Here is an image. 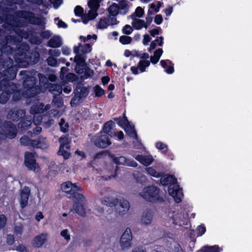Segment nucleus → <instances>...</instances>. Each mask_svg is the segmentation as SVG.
<instances>
[{
    "instance_id": "nucleus-1",
    "label": "nucleus",
    "mask_w": 252,
    "mask_h": 252,
    "mask_svg": "<svg viewBox=\"0 0 252 252\" xmlns=\"http://www.w3.org/2000/svg\"><path fill=\"white\" fill-rule=\"evenodd\" d=\"M37 79L34 76H27L23 83L24 90L21 92L18 89L16 84L9 83L10 96L12 95V100L17 102L21 100L22 96L30 98L37 94L41 92V88L37 85Z\"/></svg>"
},
{
    "instance_id": "nucleus-2",
    "label": "nucleus",
    "mask_w": 252,
    "mask_h": 252,
    "mask_svg": "<svg viewBox=\"0 0 252 252\" xmlns=\"http://www.w3.org/2000/svg\"><path fill=\"white\" fill-rule=\"evenodd\" d=\"M5 19V22L2 26L6 28L7 26L9 27V30L14 28H22L25 26L26 23L35 25L42 24L41 18L35 16L33 12L25 10H17L14 15L7 14Z\"/></svg>"
},
{
    "instance_id": "nucleus-3",
    "label": "nucleus",
    "mask_w": 252,
    "mask_h": 252,
    "mask_svg": "<svg viewBox=\"0 0 252 252\" xmlns=\"http://www.w3.org/2000/svg\"><path fill=\"white\" fill-rule=\"evenodd\" d=\"M61 188L67 194L68 197L72 199L74 202V208L76 213L81 217H84L86 211L84 204L86 198L80 193L82 191L81 188L77 186L76 183L73 184L70 181H67L61 185Z\"/></svg>"
},
{
    "instance_id": "nucleus-4",
    "label": "nucleus",
    "mask_w": 252,
    "mask_h": 252,
    "mask_svg": "<svg viewBox=\"0 0 252 252\" xmlns=\"http://www.w3.org/2000/svg\"><path fill=\"white\" fill-rule=\"evenodd\" d=\"M14 58L17 63H21L26 66L37 63L39 60L40 55L35 50L31 51L27 44L23 43L17 48Z\"/></svg>"
},
{
    "instance_id": "nucleus-5",
    "label": "nucleus",
    "mask_w": 252,
    "mask_h": 252,
    "mask_svg": "<svg viewBox=\"0 0 252 252\" xmlns=\"http://www.w3.org/2000/svg\"><path fill=\"white\" fill-rule=\"evenodd\" d=\"M160 181L162 186H169V194L174 198L176 203H180L183 193L182 190L179 189V186L177 185V179L175 177L170 174H166L161 176Z\"/></svg>"
},
{
    "instance_id": "nucleus-6",
    "label": "nucleus",
    "mask_w": 252,
    "mask_h": 252,
    "mask_svg": "<svg viewBox=\"0 0 252 252\" xmlns=\"http://www.w3.org/2000/svg\"><path fill=\"white\" fill-rule=\"evenodd\" d=\"M13 60L7 58L3 59L1 57L0 63V70L2 71L1 72L2 76L0 80L7 81L9 84H12L13 82H10L13 80L16 76L17 70L13 66Z\"/></svg>"
},
{
    "instance_id": "nucleus-7",
    "label": "nucleus",
    "mask_w": 252,
    "mask_h": 252,
    "mask_svg": "<svg viewBox=\"0 0 252 252\" xmlns=\"http://www.w3.org/2000/svg\"><path fill=\"white\" fill-rule=\"evenodd\" d=\"M160 189L154 186L145 187L139 193L145 200L151 203H162L165 201L164 198L159 195Z\"/></svg>"
},
{
    "instance_id": "nucleus-8",
    "label": "nucleus",
    "mask_w": 252,
    "mask_h": 252,
    "mask_svg": "<svg viewBox=\"0 0 252 252\" xmlns=\"http://www.w3.org/2000/svg\"><path fill=\"white\" fill-rule=\"evenodd\" d=\"M90 92L88 88L84 87L81 83H78L74 88V95L71 98L70 104L72 106H77L86 98Z\"/></svg>"
},
{
    "instance_id": "nucleus-9",
    "label": "nucleus",
    "mask_w": 252,
    "mask_h": 252,
    "mask_svg": "<svg viewBox=\"0 0 252 252\" xmlns=\"http://www.w3.org/2000/svg\"><path fill=\"white\" fill-rule=\"evenodd\" d=\"M114 120L117 122L118 125L123 128L129 136L135 139H138V135L134 126L130 124L125 113H124L123 117L115 118Z\"/></svg>"
},
{
    "instance_id": "nucleus-10",
    "label": "nucleus",
    "mask_w": 252,
    "mask_h": 252,
    "mask_svg": "<svg viewBox=\"0 0 252 252\" xmlns=\"http://www.w3.org/2000/svg\"><path fill=\"white\" fill-rule=\"evenodd\" d=\"M21 36L32 44L39 45L42 40L37 35V32L33 29H27L26 31L19 30Z\"/></svg>"
},
{
    "instance_id": "nucleus-11",
    "label": "nucleus",
    "mask_w": 252,
    "mask_h": 252,
    "mask_svg": "<svg viewBox=\"0 0 252 252\" xmlns=\"http://www.w3.org/2000/svg\"><path fill=\"white\" fill-rule=\"evenodd\" d=\"M59 142L60 143V146L58 152V155L62 156L65 159H68L70 156V153L67 151L70 148L68 136H61L59 139Z\"/></svg>"
},
{
    "instance_id": "nucleus-12",
    "label": "nucleus",
    "mask_w": 252,
    "mask_h": 252,
    "mask_svg": "<svg viewBox=\"0 0 252 252\" xmlns=\"http://www.w3.org/2000/svg\"><path fill=\"white\" fill-rule=\"evenodd\" d=\"M24 163L29 170L35 171L37 169V171H38L40 170L39 166L36 162V159L32 153H25Z\"/></svg>"
},
{
    "instance_id": "nucleus-13",
    "label": "nucleus",
    "mask_w": 252,
    "mask_h": 252,
    "mask_svg": "<svg viewBox=\"0 0 252 252\" xmlns=\"http://www.w3.org/2000/svg\"><path fill=\"white\" fill-rule=\"evenodd\" d=\"M3 134L5 137L13 139L17 135L16 126L10 121H4L3 123Z\"/></svg>"
},
{
    "instance_id": "nucleus-14",
    "label": "nucleus",
    "mask_w": 252,
    "mask_h": 252,
    "mask_svg": "<svg viewBox=\"0 0 252 252\" xmlns=\"http://www.w3.org/2000/svg\"><path fill=\"white\" fill-rule=\"evenodd\" d=\"M94 137L93 140L95 146L100 148H106L111 144L110 139L106 134H100Z\"/></svg>"
},
{
    "instance_id": "nucleus-15",
    "label": "nucleus",
    "mask_w": 252,
    "mask_h": 252,
    "mask_svg": "<svg viewBox=\"0 0 252 252\" xmlns=\"http://www.w3.org/2000/svg\"><path fill=\"white\" fill-rule=\"evenodd\" d=\"M132 236L129 228H126L121 236L120 243L123 250L126 249L131 246Z\"/></svg>"
},
{
    "instance_id": "nucleus-16",
    "label": "nucleus",
    "mask_w": 252,
    "mask_h": 252,
    "mask_svg": "<svg viewBox=\"0 0 252 252\" xmlns=\"http://www.w3.org/2000/svg\"><path fill=\"white\" fill-rule=\"evenodd\" d=\"M26 115L25 110L12 109L7 114V118L13 122H18L21 120Z\"/></svg>"
},
{
    "instance_id": "nucleus-17",
    "label": "nucleus",
    "mask_w": 252,
    "mask_h": 252,
    "mask_svg": "<svg viewBox=\"0 0 252 252\" xmlns=\"http://www.w3.org/2000/svg\"><path fill=\"white\" fill-rule=\"evenodd\" d=\"M116 212L119 215L122 216L126 213L129 209L130 205L128 201L124 198L120 199L116 205Z\"/></svg>"
},
{
    "instance_id": "nucleus-18",
    "label": "nucleus",
    "mask_w": 252,
    "mask_h": 252,
    "mask_svg": "<svg viewBox=\"0 0 252 252\" xmlns=\"http://www.w3.org/2000/svg\"><path fill=\"white\" fill-rule=\"evenodd\" d=\"M30 194L31 189L28 187L25 186L21 190L20 204L22 208H24L27 205Z\"/></svg>"
},
{
    "instance_id": "nucleus-19",
    "label": "nucleus",
    "mask_w": 252,
    "mask_h": 252,
    "mask_svg": "<svg viewBox=\"0 0 252 252\" xmlns=\"http://www.w3.org/2000/svg\"><path fill=\"white\" fill-rule=\"evenodd\" d=\"M115 126V123L112 120H110L104 123L102 129L100 131L99 134L104 133L105 134L112 137L113 136V132H112V130L113 127Z\"/></svg>"
},
{
    "instance_id": "nucleus-20",
    "label": "nucleus",
    "mask_w": 252,
    "mask_h": 252,
    "mask_svg": "<svg viewBox=\"0 0 252 252\" xmlns=\"http://www.w3.org/2000/svg\"><path fill=\"white\" fill-rule=\"evenodd\" d=\"M32 124V119L30 117L24 116L18 124V127L22 130H26L29 129Z\"/></svg>"
},
{
    "instance_id": "nucleus-21",
    "label": "nucleus",
    "mask_w": 252,
    "mask_h": 252,
    "mask_svg": "<svg viewBox=\"0 0 252 252\" xmlns=\"http://www.w3.org/2000/svg\"><path fill=\"white\" fill-rule=\"evenodd\" d=\"M161 66L165 69V71L168 74L174 72V63L169 60H162L160 62Z\"/></svg>"
},
{
    "instance_id": "nucleus-22",
    "label": "nucleus",
    "mask_w": 252,
    "mask_h": 252,
    "mask_svg": "<svg viewBox=\"0 0 252 252\" xmlns=\"http://www.w3.org/2000/svg\"><path fill=\"white\" fill-rule=\"evenodd\" d=\"M46 90H48L49 92L52 93L54 96H57L60 95L62 93L63 91V88L60 84H52L50 83L48 86H47Z\"/></svg>"
},
{
    "instance_id": "nucleus-23",
    "label": "nucleus",
    "mask_w": 252,
    "mask_h": 252,
    "mask_svg": "<svg viewBox=\"0 0 252 252\" xmlns=\"http://www.w3.org/2000/svg\"><path fill=\"white\" fill-rule=\"evenodd\" d=\"M48 146L45 141V138L39 136L37 139L33 140L32 147L35 148L45 149Z\"/></svg>"
},
{
    "instance_id": "nucleus-24",
    "label": "nucleus",
    "mask_w": 252,
    "mask_h": 252,
    "mask_svg": "<svg viewBox=\"0 0 252 252\" xmlns=\"http://www.w3.org/2000/svg\"><path fill=\"white\" fill-rule=\"evenodd\" d=\"M135 159L140 162L144 166H148L150 165L154 160L152 156H146L141 155H138L135 157Z\"/></svg>"
},
{
    "instance_id": "nucleus-25",
    "label": "nucleus",
    "mask_w": 252,
    "mask_h": 252,
    "mask_svg": "<svg viewBox=\"0 0 252 252\" xmlns=\"http://www.w3.org/2000/svg\"><path fill=\"white\" fill-rule=\"evenodd\" d=\"M101 202L103 205L112 207L116 206L119 199L111 196H105L101 199Z\"/></svg>"
},
{
    "instance_id": "nucleus-26",
    "label": "nucleus",
    "mask_w": 252,
    "mask_h": 252,
    "mask_svg": "<svg viewBox=\"0 0 252 252\" xmlns=\"http://www.w3.org/2000/svg\"><path fill=\"white\" fill-rule=\"evenodd\" d=\"M62 42L59 36L54 35L48 41L47 46L51 48H58L62 46Z\"/></svg>"
},
{
    "instance_id": "nucleus-27",
    "label": "nucleus",
    "mask_w": 252,
    "mask_h": 252,
    "mask_svg": "<svg viewBox=\"0 0 252 252\" xmlns=\"http://www.w3.org/2000/svg\"><path fill=\"white\" fill-rule=\"evenodd\" d=\"M47 234L42 233L36 236L33 239V244L35 247H41L46 241Z\"/></svg>"
},
{
    "instance_id": "nucleus-28",
    "label": "nucleus",
    "mask_w": 252,
    "mask_h": 252,
    "mask_svg": "<svg viewBox=\"0 0 252 252\" xmlns=\"http://www.w3.org/2000/svg\"><path fill=\"white\" fill-rule=\"evenodd\" d=\"M38 76L39 78V83L38 84L37 82V85H39L40 87L41 92L42 91V87H43V89L44 90V91H46L47 86H48L49 84H50V83H49L48 81L47 78L43 74L39 73L38 74Z\"/></svg>"
},
{
    "instance_id": "nucleus-29",
    "label": "nucleus",
    "mask_w": 252,
    "mask_h": 252,
    "mask_svg": "<svg viewBox=\"0 0 252 252\" xmlns=\"http://www.w3.org/2000/svg\"><path fill=\"white\" fill-rule=\"evenodd\" d=\"M222 251V250L217 245L212 246H204L200 250V252H220Z\"/></svg>"
},
{
    "instance_id": "nucleus-30",
    "label": "nucleus",
    "mask_w": 252,
    "mask_h": 252,
    "mask_svg": "<svg viewBox=\"0 0 252 252\" xmlns=\"http://www.w3.org/2000/svg\"><path fill=\"white\" fill-rule=\"evenodd\" d=\"M119 5L116 3H113L109 7L108 11L110 16H112L113 17H116L119 14Z\"/></svg>"
},
{
    "instance_id": "nucleus-31",
    "label": "nucleus",
    "mask_w": 252,
    "mask_h": 252,
    "mask_svg": "<svg viewBox=\"0 0 252 252\" xmlns=\"http://www.w3.org/2000/svg\"><path fill=\"white\" fill-rule=\"evenodd\" d=\"M153 219V214L150 211H147L143 213L142 221L144 224H149L151 223Z\"/></svg>"
},
{
    "instance_id": "nucleus-32",
    "label": "nucleus",
    "mask_w": 252,
    "mask_h": 252,
    "mask_svg": "<svg viewBox=\"0 0 252 252\" xmlns=\"http://www.w3.org/2000/svg\"><path fill=\"white\" fill-rule=\"evenodd\" d=\"M132 25L137 30H140L142 28H145V21L143 20L135 19L133 20Z\"/></svg>"
},
{
    "instance_id": "nucleus-33",
    "label": "nucleus",
    "mask_w": 252,
    "mask_h": 252,
    "mask_svg": "<svg viewBox=\"0 0 252 252\" xmlns=\"http://www.w3.org/2000/svg\"><path fill=\"white\" fill-rule=\"evenodd\" d=\"M32 139H30L26 135H23L20 139V142L22 145L24 146H31L32 145Z\"/></svg>"
},
{
    "instance_id": "nucleus-34",
    "label": "nucleus",
    "mask_w": 252,
    "mask_h": 252,
    "mask_svg": "<svg viewBox=\"0 0 252 252\" xmlns=\"http://www.w3.org/2000/svg\"><path fill=\"white\" fill-rule=\"evenodd\" d=\"M150 64V62L148 60H140L138 63V67L141 72L145 71L146 68Z\"/></svg>"
},
{
    "instance_id": "nucleus-35",
    "label": "nucleus",
    "mask_w": 252,
    "mask_h": 252,
    "mask_svg": "<svg viewBox=\"0 0 252 252\" xmlns=\"http://www.w3.org/2000/svg\"><path fill=\"white\" fill-rule=\"evenodd\" d=\"M61 131L63 133H66L68 131L69 125L65 123L64 119L62 118L59 123Z\"/></svg>"
},
{
    "instance_id": "nucleus-36",
    "label": "nucleus",
    "mask_w": 252,
    "mask_h": 252,
    "mask_svg": "<svg viewBox=\"0 0 252 252\" xmlns=\"http://www.w3.org/2000/svg\"><path fill=\"white\" fill-rule=\"evenodd\" d=\"M133 176L138 183L144 184L146 182V177L140 173L137 172L136 174H134Z\"/></svg>"
},
{
    "instance_id": "nucleus-37",
    "label": "nucleus",
    "mask_w": 252,
    "mask_h": 252,
    "mask_svg": "<svg viewBox=\"0 0 252 252\" xmlns=\"http://www.w3.org/2000/svg\"><path fill=\"white\" fill-rule=\"evenodd\" d=\"M12 37L10 35H7L4 37L3 39L0 40V44L1 45V48L4 49V48L9 47L11 48V47L8 45V43H10V41Z\"/></svg>"
},
{
    "instance_id": "nucleus-38",
    "label": "nucleus",
    "mask_w": 252,
    "mask_h": 252,
    "mask_svg": "<svg viewBox=\"0 0 252 252\" xmlns=\"http://www.w3.org/2000/svg\"><path fill=\"white\" fill-rule=\"evenodd\" d=\"M88 6L91 10H98L100 5L98 0H89Z\"/></svg>"
},
{
    "instance_id": "nucleus-39",
    "label": "nucleus",
    "mask_w": 252,
    "mask_h": 252,
    "mask_svg": "<svg viewBox=\"0 0 252 252\" xmlns=\"http://www.w3.org/2000/svg\"><path fill=\"white\" fill-rule=\"evenodd\" d=\"M156 147L158 150H162V153H163L164 155L167 154L168 148L166 145L159 141L156 143Z\"/></svg>"
},
{
    "instance_id": "nucleus-40",
    "label": "nucleus",
    "mask_w": 252,
    "mask_h": 252,
    "mask_svg": "<svg viewBox=\"0 0 252 252\" xmlns=\"http://www.w3.org/2000/svg\"><path fill=\"white\" fill-rule=\"evenodd\" d=\"M132 38L126 35H122L120 37L119 41L123 45L128 44L131 42Z\"/></svg>"
},
{
    "instance_id": "nucleus-41",
    "label": "nucleus",
    "mask_w": 252,
    "mask_h": 252,
    "mask_svg": "<svg viewBox=\"0 0 252 252\" xmlns=\"http://www.w3.org/2000/svg\"><path fill=\"white\" fill-rule=\"evenodd\" d=\"M95 95L96 97H101L104 94L105 91L99 86L96 85L94 88Z\"/></svg>"
},
{
    "instance_id": "nucleus-42",
    "label": "nucleus",
    "mask_w": 252,
    "mask_h": 252,
    "mask_svg": "<svg viewBox=\"0 0 252 252\" xmlns=\"http://www.w3.org/2000/svg\"><path fill=\"white\" fill-rule=\"evenodd\" d=\"M147 171L151 176L156 177L159 178L161 176V173L157 172L154 168L153 167H149L147 169Z\"/></svg>"
},
{
    "instance_id": "nucleus-43",
    "label": "nucleus",
    "mask_w": 252,
    "mask_h": 252,
    "mask_svg": "<svg viewBox=\"0 0 252 252\" xmlns=\"http://www.w3.org/2000/svg\"><path fill=\"white\" fill-rule=\"evenodd\" d=\"M47 63L51 66H57L58 65V61L57 59L51 56L47 58Z\"/></svg>"
},
{
    "instance_id": "nucleus-44",
    "label": "nucleus",
    "mask_w": 252,
    "mask_h": 252,
    "mask_svg": "<svg viewBox=\"0 0 252 252\" xmlns=\"http://www.w3.org/2000/svg\"><path fill=\"white\" fill-rule=\"evenodd\" d=\"M86 64H79V66H78V64H76V66L75 67V71L77 73L79 74H81L84 73V70L86 69Z\"/></svg>"
},
{
    "instance_id": "nucleus-45",
    "label": "nucleus",
    "mask_w": 252,
    "mask_h": 252,
    "mask_svg": "<svg viewBox=\"0 0 252 252\" xmlns=\"http://www.w3.org/2000/svg\"><path fill=\"white\" fill-rule=\"evenodd\" d=\"M74 62L76 64H78L79 66V64H86L85 59L82 57L81 55H76L74 58Z\"/></svg>"
},
{
    "instance_id": "nucleus-46",
    "label": "nucleus",
    "mask_w": 252,
    "mask_h": 252,
    "mask_svg": "<svg viewBox=\"0 0 252 252\" xmlns=\"http://www.w3.org/2000/svg\"><path fill=\"white\" fill-rule=\"evenodd\" d=\"M81 51L84 54L90 52L92 49V46L90 44H85L83 46L81 45Z\"/></svg>"
},
{
    "instance_id": "nucleus-47",
    "label": "nucleus",
    "mask_w": 252,
    "mask_h": 252,
    "mask_svg": "<svg viewBox=\"0 0 252 252\" xmlns=\"http://www.w3.org/2000/svg\"><path fill=\"white\" fill-rule=\"evenodd\" d=\"M109 24L105 19H100L97 24V28L100 29L107 28Z\"/></svg>"
},
{
    "instance_id": "nucleus-48",
    "label": "nucleus",
    "mask_w": 252,
    "mask_h": 252,
    "mask_svg": "<svg viewBox=\"0 0 252 252\" xmlns=\"http://www.w3.org/2000/svg\"><path fill=\"white\" fill-rule=\"evenodd\" d=\"M75 15L78 17H82L84 14V9L80 5L76 6L74 10Z\"/></svg>"
},
{
    "instance_id": "nucleus-49",
    "label": "nucleus",
    "mask_w": 252,
    "mask_h": 252,
    "mask_svg": "<svg viewBox=\"0 0 252 252\" xmlns=\"http://www.w3.org/2000/svg\"><path fill=\"white\" fill-rule=\"evenodd\" d=\"M123 33L129 35L130 34L132 31L133 29L129 25H126L123 28L122 30Z\"/></svg>"
},
{
    "instance_id": "nucleus-50",
    "label": "nucleus",
    "mask_w": 252,
    "mask_h": 252,
    "mask_svg": "<svg viewBox=\"0 0 252 252\" xmlns=\"http://www.w3.org/2000/svg\"><path fill=\"white\" fill-rule=\"evenodd\" d=\"M38 125L35 126V127L33 128V132L29 131L28 133L31 136H32L33 133L34 135H38L41 132L42 128L41 127L38 126Z\"/></svg>"
},
{
    "instance_id": "nucleus-51",
    "label": "nucleus",
    "mask_w": 252,
    "mask_h": 252,
    "mask_svg": "<svg viewBox=\"0 0 252 252\" xmlns=\"http://www.w3.org/2000/svg\"><path fill=\"white\" fill-rule=\"evenodd\" d=\"M198 231L197 236H201L203 235L206 232V227L204 224L199 225L197 228Z\"/></svg>"
},
{
    "instance_id": "nucleus-52",
    "label": "nucleus",
    "mask_w": 252,
    "mask_h": 252,
    "mask_svg": "<svg viewBox=\"0 0 252 252\" xmlns=\"http://www.w3.org/2000/svg\"><path fill=\"white\" fill-rule=\"evenodd\" d=\"M97 10H90L88 14L87 15V16L91 20H94L98 15V13L97 12Z\"/></svg>"
},
{
    "instance_id": "nucleus-53",
    "label": "nucleus",
    "mask_w": 252,
    "mask_h": 252,
    "mask_svg": "<svg viewBox=\"0 0 252 252\" xmlns=\"http://www.w3.org/2000/svg\"><path fill=\"white\" fill-rule=\"evenodd\" d=\"M162 3L160 1H158L157 5L155 4L154 3H151L150 5V7L151 9H153L154 10L155 12L158 13L159 11V8L161 6Z\"/></svg>"
},
{
    "instance_id": "nucleus-54",
    "label": "nucleus",
    "mask_w": 252,
    "mask_h": 252,
    "mask_svg": "<svg viewBox=\"0 0 252 252\" xmlns=\"http://www.w3.org/2000/svg\"><path fill=\"white\" fill-rule=\"evenodd\" d=\"M40 35L42 39H49L52 36V33L49 31H45L41 32Z\"/></svg>"
},
{
    "instance_id": "nucleus-55",
    "label": "nucleus",
    "mask_w": 252,
    "mask_h": 252,
    "mask_svg": "<svg viewBox=\"0 0 252 252\" xmlns=\"http://www.w3.org/2000/svg\"><path fill=\"white\" fill-rule=\"evenodd\" d=\"M42 117L41 116H38L37 117L34 116L32 120V123L35 126L39 125L42 122Z\"/></svg>"
},
{
    "instance_id": "nucleus-56",
    "label": "nucleus",
    "mask_w": 252,
    "mask_h": 252,
    "mask_svg": "<svg viewBox=\"0 0 252 252\" xmlns=\"http://www.w3.org/2000/svg\"><path fill=\"white\" fill-rule=\"evenodd\" d=\"M15 242L14 236L13 234H8L6 237V243L8 245H12Z\"/></svg>"
},
{
    "instance_id": "nucleus-57",
    "label": "nucleus",
    "mask_w": 252,
    "mask_h": 252,
    "mask_svg": "<svg viewBox=\"0 0 252 252\" xmlns=\"http://www.w3.org/2000/svg\"><path fill=\"white\" fill-rule=\"evenodd\" d=\"M144 13V11L143 9L140 6L137 7L135 9V13L136 16L138 18H141L143 16Z\"/></svg>"
},
{
    "instance_id": "nucleus-58",
    "label": "nucleus",
    "mask_w": 252,
    "mask_h": 252,
    "mask_svg": "<svg viewBox=\"0 0 252 252\" xmlns=\"http://www.w3.org/2000/svg\"><path fill=\"white\" fill-rule=\"evenodd\" d=\"M57 20L58 21L57 25L59 28H62L64 29H66L67 28V25L65 22L63 21L62 20H60L59 17L55 18V21H56Z\"/></svg>"
},
{
    "instance_id": "nucleus-59",
    "label": "nucleus",
    "mask_w": 252,
    "mask_h": 252,
    "mask_svg": "<svg viewBox=\"0 0 252 252\" xmlns=\"http://www.w3.org/2000/svg\"><path fill=\"white\" fill-rule=\"evenodd\" d=\"M84 76L85 78H88L91 77L94 73V71L92 69H90L89 67H86L84 70Z\"/></svg>"
},
{
    "instance_id": "nucleus-60",
    "label": "nucleus",
    "mask_w": 252,
    "mask_h": 252,
    "mask_svg": "<svg viewBox=\"0 0 252 252\" xmlns=\"http://www.w3.org/2000/svg\"><path fill=\"white\" fill-rule=\"evenodd\" d=\"M160 30H161L160 27H157L156 29L150 30L149 32L152 36L155 37L156 35H158L159 33Z\"/></svg>"
},
{
    "instance_id": "nucleus-61",
    "label": "nucleus",
    "mask_w": 252,
    "mask_h": 252,
    "mask_svg": "<svg viewBox=\"0 0 252 252\" xmlns=\"http://www.w3.org/2000/svg\"><path fill=\"white\" fill-rule=\"evenodd\" d=\"M49 54L52 57H58L61 55V52L59 49H50L49 50Z\"/></svg>"
},
{
    "instance_id": "nucleus-62",
    "label": "nucleus",
    "mask_w": 252,
    "mask_h": 252,
    "mask_svg": "<svg viewBox=\"0 0 252 252\" xmlns=\"http://www.w3.org/2000/svg\"><path fill=\"white\" fill-rule=\"evenodd\" d=\"M14 250L19 252H28L26 247L22 244H20L16 246Z\"/></svg>"
},
{
    "instance_id": "nucleus-63",
    "label": "nucleus",
    "mask_w": 252,
    "mask_h": 252,
    "mask_svg": "<svg viewBox=\"0 0 252 252\" xmlns=\"http://www.w3.org/2000/svg\"><path fill=\"white\" fill-rule=\"evenodd\" d=\"M163 22V18L161 14H158L155 17L154 22L157 25H160Z\"/></svg>"
},
{
    "instance_id": "nucleus-64",
    "label": "nucleus",
    "mask_w": 252,
    "mask_h": 252,
    "mask_svg": "<svg viewBox=\"0 0 252 252\" xmlns=\"http://www.w3.org/2000/svg\"><path fill=\"white\" fill-rule=\"evenodd\" d=\"M40 108L38 105L31 107L30 111L32 114H38L40 113Z\"/></svg>"
}]
</instances>
